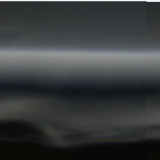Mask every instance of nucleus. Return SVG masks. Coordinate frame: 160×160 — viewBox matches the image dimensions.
Instances as JSON below:
<instances>
[{
	"instance_id": "nucleus-2",
	"label": "nucleus",
	"mask_w": 160,
	"mask_h": 160,
	"mask_svg": "<svg viewBox=\"0 0 160 160\" xmlns=\"http://www.w3.org/2000/svg\"><path fill=\"white\" fill-rule=\"evenodd\" d=\"M65 142H68V140H65Z\"/></svg>"
},
{
	"instance_id": "nucleus-3",
	"label": "nucleus",
	"mask_w": 160,
	"mask_h": 160,
	"mask_svg": "<svg viewBox=\"0 0 160 160\" xmlns=\"http://www.w3.org/2000/svg\"><path fill=\"white\" fill-rule=\"evenodd\" d=\"M146 41H147L146 40H144V42H146Z\"/></svg>"
},
{
	"instance_id": "nucleus-1",
	"label": "nucleus",
	"mask_w": 160,
	"mask_h": 160,
	"mask_svg": "<svg viewBox=\"0 0 160 160\" xmlns=\"http://www.w3.org/2000/svg\"><path fill=\"white\" fill-rule=\"evenodd\" d=\"M101 137H111L110 136H101Z\"/></svg>"
}]
</instances>
